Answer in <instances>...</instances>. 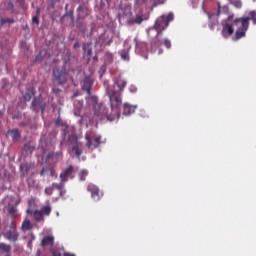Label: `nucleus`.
<instances>
[{
  "label": "nucleus",
  "instance_id": "4be33fe9",
  "mask_svg": "<svg viewBox=\"0 0 256 256\" xmlns=\"http://www.w3.org/2000/svg\"><path fill=\"white\" fill-rule=\"evenodd\" d=\"M229 2L231 3V5H234L236 9H241V7H243V3L241 2V0H229Z\"/></svg>",
  "mask_w": 256,
  "mask_h": 256
},
{
  "label": "nucleus",
  "instance_id": "a18cd8bd",
  "mask_svg": "<svg viewBox=\"0 0 256 256\" xmlns=\"http://www.w3.org/2000/svg\"><path fill=\"white\" fill-rule=\"evenodd\" d=\"M101 115H102V117H105V116H107V112H104Z\"/></svg>",
  "mask_w": 256,
  "mask_h": 256
},
{
  "label": "nucleus",
  "instance_id": "37998d69",
  "mask_svg": "<svg viewBox=\"0 0 256 256\" xmlns=\"http://www.w3.org/2000/svg\"><path fill=\"white\" fill-rule=\"evenodd\" d=\"M27 213H28L29 215H33V213H35V211L33 212V210L28 209V210H27Z\"/></svg>",
  "mask_w": 256,
  "mask_h": 256
},
{
  "label": "nucleus",
  "instance_id": "423d86ee",
  "mask_svg": "<svg viewBox=\"0 0 256 256\" xmlns=\"http://www.w3.org/2000/svg\"><path fill=\"white\" fill-rule=\"evenodd\" d=\"M87 141L88 149H97L101 145V135L95 134V132H90L85 135Z\"/></svg>",
  "mask_w": 256,
  "mask_h": 256
},
{
  "label": "nucleus",
  "instance_id": "393cba45",
  "mask_svg": "<svg viewBox=\"0 0 256 256\" xmlns=\"http://www.w3.org/2000/svg\"><path fill=\"white\" fill-rule=\"evenodd\" d=\"M8 213L9 215H11V217H17V208H15L14 206H11L8 209Z\"/></svg>",
  "mask_w": 256,
  "mask_h": 256
},
{
  "label": "nucleus",
  "instance_id": "72a5a7b5",
  "mask_svg": "<svg viewBox=\"0 0 256 256\" xmlns=\"http://www.w3.org/2000/svg\"><path fill=\"white\" fill-rule=\"evenodd\" d=\"M47 171H49V168L44 166L40 172L41 177H44V175L47 173Z\"/></svg>",
  "mask_w": 256,
  "mask_h": 256
},
{
  "label": "nucleus",
  "instance_id": "f704fd0d",
  "mask_svg": "<svg viewBox=\"0 0 256 256\" xmlns=\"http://www.w3.org/2000/svg\"><path fill=\"white\" fill-rule=\"evenodd\" d=\"M48 171L50 172L51 177H57V172L53 168H50Z\"/></svg>",
  "mask_w": 256,
  "mask_h": 256
},
{
  "label": "nucleus",
  "instance_id": "79ce46f5",
  "mask_svg": "<svg viewBox=\"0 0 256 256\" xmlns=\"http://www.w3.org/2000/svg\"><path fill=\"white\" fill-rule=\"evenodd\" d=\"M209 28L213 31V29H215V24L210 23V24H209Z\"/></svg>",
  "mask_w": 256,
  "mask_h": 256
},
{
  "label": "nucleus",
  "instance_id": "20e7f679",
  "mask_svg": "<svg viewBox=\"0 0 256 256\" xmlns=\"http://www.w3.org/2000/svg\"><path fill=\"white\" fill-rule=\"evenodd\" d=\"M3 237L10 241V243H17L19 241V231H17V223L12 221L9 229L3 233Z\"/></svg>",
  "mask_w": 256,
  "mask_h": 256
},
{
  "label": "nucleus",
  "instance_id": "7c9ffc66",
  "mask_svg": "<svg viewBox=\"0 0 256 256\" xmlns=\"http://www.w3.org/2000/svg\"><path fill=\"white\" fill-rule=\"evenodd\" d=\"M134 23H136L137 25H141L143 23V17L136 16V18L134 19Z\"/></svg>",
  "mask_w": 256,
  "mask_h": 256
},
{
  "label": "nucleus",
  "instance_id": "9b49d317",
  "mask_svg": "<svg viewBox=\"0 0 256 256\" xmlns=\"http://www.w3.org/2000/svg\"><path fill=\"white\" fill-rule=\"evenodd\" d=\"M59 157H61V153L50 152L48 153L46 159L49 165H56L59 162Z\"/></svg>",
  "mask_w": 256,
  "mask_h": 256
},
{
  "label": "nucleus",
  "instance_id": "412c9836",
  "mask_svg": "<svg viewBox=\"0 0 256 256\" xmlns=\"http://www.w3.org/2000/svg\"><path fill=\"white\" fill-rule=\"evenodd\" d=\"M0 251H4V253H11V245L0 243Z\"/></svg>",
  "mask_w": 256,
  "mask_h": 256
},
{
  "label": "nucleus",
  "instance_id": "c85d7f7f",
  "mask_svg": "<svg viewBox=\"0 0 256 256\" xmlns=\"http://www.w3.org/2000/svg\"><path fill=\"white\" fill-rule=\"evenodd\" d=\"M52 188L53 189H57L58 191H63V182L57 184V183H53L52 184Z\"/></svg>",
  "mask_w": 256,
  "mask_h": 256
},
{
  "label": "nucleus",
  "instance_id": "864d4df0",
  "mask_svg": "<svg viewBox=\"0 0 256 256\" xmlns=\"http://www.w3.org/2000/svg\"><path fill=\"white\" fill-rule=\"evenodd\" d=\"M94 60H97V57H94Z\"/></svg>",
  "mask_w": 256,
  "mask_h": 256
},
{
  "label": "nucleus",
  "instance_id": "8fccbe9b",
  "mask_svg": "<svg viewBox=\"0 0 256 256\" xmlns=\"http://www.w3.org/2000/svg\"><path fill=\"white\" fill-rule=\"evenodd\" d=\"M36 61H41V59L39 58V56L36 57Z\"/></svg>",
  "mask_w": 256,
  "mask_h": 256
},
{
  "label": "nucleus",
  "instance_id": "1a4fd4ad",
  "mask_svg": "<svg viewBox=\"0 0 256 256\" xmlns=\"http://www.w3.org/2000/svg\"><path fill=\"white\" fill-rule=\"evenodd\" d=\"M82 89L87 93V95H91V89H93V80L89 76L84 77L82 81Z\"/></svg>",
  "mask_w": 256,
  "mask_h": 256
},
{
  "label": "nucleus",
  "instance_id": "9d476101",
  "mask_svg": "<svg viewBox=\"0 0 256 256\" xmlns=\"http://www.w3.org/2000/svg\"><path fill=\"white\" fill-rule=\"evenodd\" d=\"M235 33V29L233 28V24L226 23L222 28V36L224 39H228Z\"/></svg>",
  "mask_w": 256,
  "mask_h": 256
},
{
  "label": "nucleus",
  "instance_id": "f3484780",
  "mask_svg": "<svg viewBox=\"0 0 256 256\" xmlns=\"http://www.w3.org/2000/svg\"><path fill=\"white\" fill-rule=\"evenodd\" d=\"M21 231H31L33 229V224L30 220H24L21 225Z\"/></svg>",
  "mask_w": 256,
  "mask_h": 256
},
{
  "label": "nucleus",
  "instance_id": "6ab92c4d",
  "mask_svg": "<svg viewBox=\"0 0 256 256\" xmlns=\"http://www.w3.org/2000/svg\"><path fill=\"white\" fill-rule=\"evenodd\" d=\"M51 211H52V208H51V205H47V206H43L41 209H40V212L42 213V215L45 217H49V215H51Z\"/></svg>",
  "mask_w": 256,
  "mask_h": 256
},
{
  "label": "nucleus",
  "instance_id": "c756f323",
  "mask_svg": "<svg viewBox=\"0 0 256 256\" xmlns=\"http://www.w3.org/2000/svg\"><path fill=\"white\" fill-rule=\"evenodd\" d=\"M163 45H165L166 49H171V40L165 38L163 40Z\"/></svg>",
  "mask_w": 256,
  "mask_h": 256
},
{
  "label": "nucleus",
  "instance_id": "7ed1b4c3",
  "mask_svg": "<svg viewBox=\"0 0 256 256\" xmlns=\"http://www.w3.org/2000/svg\"><path fill=\"white\" fill-rule=\"evenodd\" d=\"M174 17L175 15L170 12L167 16L162 15L156 20L154 24V29L155 31H157V37H159L161 33H163V31H165V29L169 27V23L173 21Z\"/></svg>",
  "mask_w": 256,
  "mask_h": 256
},
{
  "label": "nucleus",
  "instance_id": "39448f33",
  "mask_svg": "<svg viewBox=\"0 0 256 256\" xmlns=\"http://www.w3.org/2000/svg\"><path fill=\"white\" fill-rule=\"evenodd\" d=\"M54 80L57 81L58 85H65L67 79H69V72L65 66L56 68L53 71Z\"/></svg>",
  "mask_w": 256,
  "mask_h": 256
},
{
  "label": "nucleus",
  "instance_id": "bb28decb",
  "mask_svg": "<svg viewBox=\"0 0 256 256\" xmlns=\"http://www.w3.org/2000/svg\"><path fill=\"white\" fill-rule=\"evenodd\" d=\"M87 175H89V172H87V170H82L79 174L80 181H85Z\"/></svg>",
  "mask_w": 256,
  "mask_h": 256
},
{
  "label": "nucleus",
  "instance_id": "2f4dec72",
  "mask_svg": "<svg viewBox=\"0 0 256 256\" xmlns=\"http://www.w3.org/2000/svg\"><path fill=\"white\" fill-rule=\"evenodd\" d=\"M45 194H46V195H53V186L47 187V188L45 189Z\"/></svg>",
  "mask_w": 256,
  "mask_h": 256
},
{
  "label": "nucleus",
  "instance_id": "e433bc0d",
  "mask_svg": "<svg viewBox=\"0 0 256 256\" xmlns=\"http://www.w3.org/2000/svg\"><path fill=\"white\" fill-rule=\"evenodd\" d=\"M17 3H20L22 9H25V0H17Z\"/></svg>",
  "mask_w": 256,
  "mask_h": 256
},
{
  "label": "nucleus",
  "instance_id": "c03bdc74",
  "mask_svg": "<svg viewBox=\"0 0 256 256\" xmlns=\"http://www.w3.org/2000/svg\"><path fill=\"white\" fill-rule=\"evenodd\" d=\"M121 57L122 59H127V54H122Z\"/></svg>",
  "mask_w": 256,
  "mask_h": 256
},
{
  "label": "nucleus",
  "instance_id": "4468645a",
  "mask_svg": "<svg viewBox=\"0 0 256 256\" xmlns=\"http://www.w3.org/2000/svg\"><path fill=\"white\" fill-rule=\"evenodd\" d=\"M137 109V105H129L128 103L124 104L123 115H133Z\"/></svg>",
  "mask_w": 256,
  "mask_h": 256
},
{
  "label": "nucleus",
  "instance_id": "603ef678",
  "mask_svg": "<svg viewBox=\"0 0 256 256\" xmlns=\"http://www.w3.org/2000/svg\"><path fill=\"white\" fill-rule=\"evenodd\" d=\"M95 113H96V115H99V112L96 111Z\"/></svg>",
  "mask_w": 256,
  "mask_h": 256
},
{
  "label": "nucleus",
  "instance_id": "a19ab883",
  "mask_svg": "<svg viewBox=\"0 0 256 256\" xmlns=\"http://www.w3.org/2000/svg\"><path fill=\"white\" fill-rule=\"evenodd\" d=\"M233 17H235V15H229L228 17H227V21H233Z\"/></svg>",
  "mask_w": 256,
  "mask_h": 256
},
{
  "label": "nucleus",
  "instance_id": "aec40b11",
  "mask_svg": "<svg viewBox=\"0 0 256 256\" xmlns=\"http://www.w3.org/2000/svg\"><path fill=\"white\" fill-rule=\"evenodd\" d=\"M33 215H34L35 221H39V222L43 221V219L45 217V216H43V213L40 212V210H35L33 212Z\"/></svg>",
  "mask_w": 256,
  "mask_h": 256
},
{
  "label": "nucleus",
  "instance_id": "f257e3e1",
  "mask_svg": "<svg viewBox=\"0 0 256 256\" xmlns=\"http://www.w3.org/2000/svg\"><path fill=\"white\" fill-rule=\"evenodd\" d=\"M249 21L253 22V25H256V11H250L249 17H239L233 20L234 27H237L233 41H239L243 37L247 36V31H249Z\"/></svg>",
  "mask_w": 256,
  "mask_h": 256
},
{
  "label": "nucleus",
  "instance_id": "f8f14e48",
  "mask_svg": "<svg viewBox=\"0 0 256 256\" xmlns=\"http://www.w3.org/2000/svg\"><path fill=\"white\" fill-rule=\"evenodd\" d=\"M33 111L39 112V110L41 109V111H45V105L41 104V99L39 98H34L32 101V106H31Z\"/></svg>",
  "mask_w": 256,
  "mask_h": 256
},
{
  "label": "nucleus",
  "instance_id": "ddd939ff",
  "mask_svg": "<svg viewBox=\"0 0 256 256\" xmlns=\"http://www.w3.org/2000/svg\"><path fill=\"white\" fill-rule=\"evenodd\" d=\"M55 245V237L45 236L41 241V247H53Z\"/></svg>",
  "mask_w": 256,
  "mask_h": 256
},
{
  "label": "nucleus",
  "instance_id": "6e6552de",
  "mask_svg": "<svg viewBox=\"0 0 256 256\" xmlns=\"http://www.w3.org/2000/svg\"><path fill=\"white\" fill-rule=\"evenodd\" d=\"M87 190L91 193V197L94 201H99L103 195V192H101L99 187L95 184H89Z\"/></svg>",
  "mask_w": 256,
  "mask_h": 256
},
{
  "label": "nucleus",
  "instance_id": "cd10ccee",
  "mask_svg": "<svg viewBox=\"0 0 256 256\" xmlns=\"http://www.w3.org/2000/svg\"><path fill=\"white\" fill-rule=\"evenodd\" d=\"M21 171H25V173H29L31 171V165L29 164H24L20 166Z\"/></svg>",
  "mask_w": 256,
  "mask_h": 256
},
{
  "label": "nucleus",
  "instance_id": "a878e982",
  "mask_svg": "<svg viewBox=\"0 0 256 256\" xmlns=\"http://www.w3.org/2000/svg\"><path fill=\"white\" fill-rule=\"evenodd\" d=\"M1 25H5L6 23H15L13 18H2L0 20Z\"/></svg>",
  "mask_w": 256,
  "mask_h": 256
},
{
  "label": "nucleus",
  "instance_id": "a211bd4d",
  "mask_svg": "<svg viewBox=\"0 0 256 256\" xmlns=\"http://www.w3.org/2000/svg\"><path fill=\"white\" fill-rule=\"evenodd\" d=\"M8 135H12V141H19V139L21 138V134L17 129L9 130Z\"/></svg>",
  "mask_w": 256,
  "mask_h": 256
},
{
  "label": "nucleus",
  "instance_id": "2eb2a0df",
  "mask_svg": "<svg viewBox=\"0 0 256 256\" xmlns=\"http://www.w3.org/2000/svg\"><path fill=\"white\" fill-rule=\"evenodd\" d=\"M33 97H35V88L34 87L27 88L26 93L23 94V99L25 101H31Z\"/></svg>",
  "mask_w": 256,
  "mask_h": 256
},
{
  "label": "nucleus",
  "instance_id": "0eeeda50",
  "mask_svg": "<svg viewBox=\"0 0 256 256\" xmlns=\"http://www.w3.org/2000/svg\"><path fill=\"white\" fill-rule=\"evenodd\" d=\"M73 173H75V168L73 166H68L66 169H64L60 173L61 183H67L69 179H73V177H75Z\"/></svg>",
  "mask_w": 256,
  "mask_h": 256
},
{
  "label": "nucleus",
  "instance_id": "f03ea898",
  "mask_svg": "<svg viewBox=\"0 0 256 256\" xmlns=\"http://www.w3.org/2000/svg\"><path fill=\"white\" fill-rule=\"evenodd\" d=\"M125 87H127V81L118 78L113 87L107 91L112 109H119V106L122 105L121 93Z\"/></svg>",
  "mask_w": 256,
  "mask_h": 256
},
{
  "label": "nucleus",
  "instance_id": "473e14b6",
  "mask_svg": "<svg viewBox=\"0 0 256 256\" xmlns=\"http://www.w3.org/2000/svg\"><path fill=\"white\" fill-rule=\"evenodd\" d=\"M6 7H7V9H9L10 11H12V13H14V6H13V2H8L7 4H6Z\"/></svg>",
  "mask_w": 256,
  "mask_h": 256
},
{
  "label": "nucleus",
  "instance_id": "5701e85b",
  "mask_svg": "<svg viewBox=\"0 0 256 256\" xmlns=\"http://www.w3.org/2000/svg\"><path fill=\"white\" fill-rule=\"evenodd\" d=\"M56 127H67V123L63 122L61 117H58L57 120L55 121Z\"/></svg>",
  "mask_w": 256,
  "mask_h": 256
},
{
  "label": "nucleus",
  "instance_id": "4c0bfd02",
  "mask_svg": "<svg viewBox=\"0 0 256 256\" xmlns=\"http://www.w3.org/2000/svg\"><path fill=\"white\" fill-rule=\"evenodd\" d=\"M52 91L55 95H59V93H61V89L59 88H53Z\"/></svg>",
  "mask_w": 256,
  "mask_h": 256
},
{
  "label": "nucleus",
  "instance_id": "09e8293b",
  "mask_svg": "<svg viewBox=\"0 0 256 256\" xmlns=\"http://www.w3.org/2000/svg\"><path fill=\"white\" fill-rule=\"evenodd\" d=\"M161 53H163V49H160V50H159V55H161Z\"/></svg>",
  "mask_w": 256,
  "mask_h": 256
},
{
  "label": "nucleus",
  "instance_id": "58836bf2",
  "mask_svg": "<svg viewBox=\"0 0 256 256\" xmlns=\"http://www.w3.org/2000/svg\"><path fill=\"white\" fill-rule=\"evenodd\" d=\"M54 256H61L60 254H55ZM63 256H75V254H71L69 252H65Z\"/></svg>",
  "mask_w": 256,
  "mask_h": 256
},
{
  "label": "nucleus",
  "instance_id": "49530a36",
  "mask_svg": "<svg viewBox=\"0 0 256 256\" xmlns=\"http://www.w3.org/2000/svg\"><path fill=\"white\" fill-rule=\"evenodd\" d=\"M40 11H41V10H40L39 8H37L36 13H38V14H39V13H40Z\"/></svg>",
  "mask_w": 256,
  "mask_h": 256
},
{
  "label": "nucleus",
  "instance_id": "3c124183",
  "mask_svg": "<svg viewBox=\"0 0 256 256\" xmlns=\"http://www.w3.org/2000/svg\"><path fill=\"white\" fill-rule=\"evenodd\" d=\"M100 109H101V110H104V109H105V106H100Z\"/></svg>",
  "mask_w": 256,
  "mask_h": 256
},
{
  "label": "nucleus",
  "instance_id": "b1692460",
  "mask_svg": "<svg viewBox=\"0 0 256 256\" xmlns=\"http://www.w3.org/2000/svg\"><path fill=\"white\" fill-rule=\"evenodd\" d=\"M84 53H86V55L91 56V53H93V50H91V45L90 44H86L83 47Z\"/></svg>",
  "mask_w": 256,
  "mask_h": 256
},
{
  "label": "nucleus",
  "instance_id": "dca6fc26",
  "mask_svg": "<svg viewBox=\"0 0 256 256\" xmlns=\"http://www.w3.org/2000/svg\"><path fill=\"white\" fill-rule=\"evenodd\" d=\"M81 147V142H76L75 145L72 147V151L75 153L77 159H81V154L83 153Z\"/></svg>",
  "mask_w": 256,
  "mask_h": 256
},
{
  "label": "nucleus",
  "instance_id": "ea45409f",
  "mask_svg": "<svg viewBox=\"0 0 256 256\" xmlns=\"http://www.w3.org/2000/svg\"><path fill=\"white\" fill-rule=\"evenodd\" d=\"M80 47L81 45L79 44V42L74 43V49H79Z\"/></svg>",
  "mask_w": 256,
  "mask_h": 256
},
{
  "label": "nucleus",
  "instance_id": "c9c22d12",
  "mask_svg": "<svg viewBox=\"0 0 256 256\" xmlns=\"http://www.w3.org/2000/svg\"><path fill=\"white\" fill-rule=\"evenodd\" d=\"M32 21H33V23H35L36 25H39V17H38V16H33Z\"/></svg>",
  "mask_w": 256,
  "mask_h": 256
},
{
  "label": "nucleus",
  "instance_id": "de8ad7c7",
  "mask_svg": "<svg viewBox=\"0 0 256 256\" xmlns=\"http://www.w3.org/2000/svg\"><path fill=\"white\" fill-rule=\"evenodd\" d=\"M69 17H73V12H70V13H69Z\"/></svg>",
  "mask_w": 256,
  "mask_h": 256
}]
</instances>
